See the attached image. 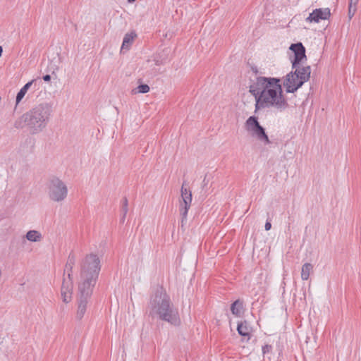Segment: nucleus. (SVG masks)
Instances as JSON below:
<instances>
[{"instance_id": "f257e3e1", "label": "nucleus", "mask_w": 361, "mask_h": 361, "mask_svg": "<svg viewBox=\"0 0 361 361\" xmlns=\"http://www.w3.org/2000/svg\"><path fill=\"white\" fill-rule=\"evenodd\" d=\"M249 92L255 97L256 110L274 108L283 111L288 107L279 78L257 77L250 85Z\"/></svg>"}, {"instance_id": "f03ea898", "label": "nucleus", "mask_w": 361, "mask_h": 361, "mask_svg": "<svg viewBox=\"0 0 361 361\" xmlns=\"http://www.w3.org/2000/svg\"><path fill=\"white\" fill-rule=\"evenodd\" d=\"M149 309L152 316L157 317L172 326H178L181 323L178 308L162 287L158 288L152 295Z\"/></svg>"}, {"instance_id": "7ed1b4c3", "label": "nucleus", "mask_w": 361, "mask_h": 361, "mask_svg": "<svg viewBox=\"0 0 361 361\" xmlns=\"http://www.w3.org/2000/svg\"><path fill=\"white\" fill-rule=\"evenodd\" d=\"M52 112L51 106L41 103L23 114L14 123L16 128L27 127L32 134L42 132L47 126Z\"/></svg>"}, {"instance_id": "20e7f679", "label": "nucleus", "mask_w": 361, "mask_h": 361, "mask_svg": "<svg viewBox=\"0 0 361 361\" xmlns=\"http://www.w3.org/2000/svg\"><path fill=\"white\" fill-rule=\"evenodd\" d=\"M293 68L295 71L288 73L283 82L286 91L288 93H293L301 87L305 82L309 80L311 74L310 66Z\"/></svg>"}, {"instance_id": "39448f33", "label": "nucleus", "mask_w": 361, "mask_h": 361, "mask_svg": "<svg viewBox=\"0 0 361 361\" xmlns=\"http://www.w3.org/2000/svg\"><path fill=\"white\" fill-rule=\"evenodd\" d=\"M46 188L47 196L53 202H62L68 196V187L59 178L51 177L49 178Z\"/></svg>"}, {"instance_id": "423d86ee", "label": "nucleus", "mask_w": 361, "mask_h": 361, "mask_svg": "<svg viewBox=\"0 0 361 361\" xmlns=\"http://www.w3.org/2000/svg\"><path fill=\"white\" fill-rule=\"evenodd\" d=\"M80 276L98 279L101 265L99 257L95 254L86 255L80 262Z\"/></svg>"}, {"instance_id": "0eeeda50", "label": "nucleus", "mask_w": 361, "mask_h": 361, "mask_svg": "<svg viewBox=\"0 0 361 361\" xmlns=\"http://www.w3.org/2000/svg\"><path fill=\"white\" fill-rule=\"evenodd\" d=\"M75 263L74 257L69 256L66 265V270L68 271L67 276H64L61 287V297L64 303H69L72 300L73 283L71 276L72 269Z\"/></svg>"}, {"instance_id": "6e6552de", "label": "nucleus", "mask_w": 361, "mask_h": 361, "mask_svg": "<svg viewBox=\"0 0 361 361\" xmlns=\"http://www.w3.org/2000/svg\"><path fill=\"white\" fill-rule=\"evenodd\" d=\"M245 128L252 137L264 145L270 143L269 138L265 133V129L259 124L257 117L250 116L245 123Z\"/></svg>"}, {"instance_id": "1a4fd4ad", "label": "nucleus", "mask_w": 361, "mask_h": 361, "mask_svg": "<svg viewBox=\"0 0 361 361\" xmlns=\"http://www.w3.org/2000/svg\"><path fill=\"white\" fill-rule=\"evenodd\" d=\"M97 279L78 276L77 297L91 298Z\"/></svg>"}, {"instance_id": "9d476101", "label": "nucleus", "mask_w": 361, "mask_h": 361, "mask_svg": "<svg viewBox=\"0 0 361 361\" xmlns=\"http://www.w3.org/2000/svg\"><path fill=\"white\" fill-rule=\"evenodd\" d=\"M181 199L179 201V210L182 216V224L186 220L188 209L191 206L192 202V193L190 190L185 188L184 183L183 184L180 190Z\"/></svg>"}, {"instance_id": "9b49d317", "label": "nucleus", "mask_w": 361, "mask_h": 361, "mask_svg": "<svg viewBox=\"0 0 361 361\" xmlns=\"http://www.w3.org/2000/svg\"><path fill=\"white\" fill-rule=\"evenodd\" d=\"M290 49L294 53V60L293 61V68L302 67L300 63L302 60H306L305 49L302 43L293 44Z\"/></svg>"}, {"instance_id": "f8f14e48", "label": "nucleus", "mask_w": 361, "mask_h": 361, "mask_svg": "<svg viewBox=\"0 0 361 361\" xmlns=\"http://www.w3.org/2000/svg\"><path fill=\"white\" fill-rule=\"evenodd\" d=\"M330 15V9L328 8H316L305 18V21L310 23H317L321 20L328 19Z\"/></svg>"}, {"instance_id": "ddd939ff", "label": "nucleus", "mask_w": 361, "mask_h": 361, "mask_svg": "<svg viewBox=\"0 0 361 361\" xmlns=\"http://www.w3.org/2000/svg\"><path fill=\"white\" fill-rule=\"evenodd\" d=\"M90 298L77 297V310L75 318L77 320H81L87 312Z\"/></svg>"}, {"instance_id": "4468645a", "label": "nucleus", "mask_w": 361, "mask_h": 361, "mask_svg": "<svg viewBox=\"0 0 361 361\" xmlns=\"http://www.w3.org/2000/svg\"><path fill=\"white\" fill-rule=\"evenodd\" d=\"M136 37L137 35L135 31H130L126 33L123 37L121 51L129 50Z\"/></svg>"}, {"instance_id": "2eb2a0df", "label": "nucleus", "mask_w": 361, "mask_h": 361, "mask_svg": "<svg viewBox=\"0 0 361 361\" xmlns=\"http://www.w3.org/2000/svg\"><path fill=\"white\" fill-rule=\"evenodd\" d=\"M25 238L31 243H40L43 239V235L39 231L30 230L26 233Z\"/></svg>"}, {"instance_id": "dca6fc26", "label": "nucleus", "mask_w": 361, "mask_h": 361, "mask_svg": "<svg viewBox=\"0 0 361 361\" xmlns=\"http://www.w3.org/2000/svg\"><path fill=\"white\" fill-rule=\"evenodd\" d=\"M237 331L240 335L243 336H247V339H249L252 329L247 322L245 321L238 323Z\"/></svg>"}, {"instance_id": "f3484780", "label": "nucleus", "mask_w": 361, "mask_h": 361, "mask_svg": "<svg viewBox=\"0 0 361 361\" xmlns=\"http://www.w3.org/2000/svg\"><path fill=\"white\" fill-rule=\"evenodd\" d=\"M32 82H33V80H31L28 82H27L20 90V91L18 92L17 95H16V105H18L20 102L21 100L23 99V98L25 97V94L27 93V90H29V88L31 87V85H32Z\"/></svg>"}, {"instance_id": "a211bd4d", "label": "nucleus", "mask_w": 361, "mask_h": 361, "mask_svg": "<svg viewBox=\"0 0 361 361\" xmlns=\"http://www.w3.org/2000/svg\"><path fill=\"white\" fill-rule=\"evenodd\" d=\"M313 270V265L310 263H305L302 267V269H301V279L303 281H307L309 277H310V275L311 274V272Z\"/></svg>"}, {"instance_id": "6ab92c4d", "label": "nucleus", "mask_w": 361, "mask_h": 361, "mask_svg": "<svg viewBox=\"0 0 361 361\" xmlns=\"http://www.w3.org/2000/svg\"><path fill=\"white\" fill-rule=\"evenodd\" d=\"M232 313L238 317L240 316L242 310V304L238 301H235L231 307Z\"/></svg>"}, {"instance_id": "aec40b11", "label": "nucleus", "mask_w": 361, "mask_h": 361, "mask_svg": "<svg viewBox=\"0 0 361 361\" xmlns=\"http://www.w3.org/2000/svg\"><path fill=\"white\" fill-rule=\"evenodd\" d=\"M359 0H356L355 1H353V0H350L349 6H348V18L349 19H351L355 12H356V5L357 4Z\"/></svg>"}, {"instance_id": "412c9836", "label": "nucleus", "mask_w": 361, "mask_h": 361, "mask_svg": "<svg viewBox=\"0 0 361 361\" xmlns=\"http://www.w3.org/2000/svg\"><path fill=\"white\" fill-rule=\"evenodd\" d=\"M137 92L139 93H147L149 91V87L147 85H140L137 87Z\"/></svg>"}, {"instance_id": "4be33fe9", "label": "nucleus", "mask_w": 361, "mask_h": 361, "mask_svg": "<svg viewBox=\"0 0 361 361\" xmlns=\"http://www.w3.org/2000/svg\"><path fill=\"white\" fill-rule=\"evenodd\" d=\"M271 350V346L269 345H265L262 347V353L264 355L269 353Z\"/></svg>"}, {"instance_id": "5701e85b", "label": "nucleus", "mask_w": 361, "mask_h": 361, "mask_svg": "<svg viewBox=\"0 0 361 361\" xmlns=\"http://www.w3.org/2000/svg\"><path fill=\"white\" fill-rule=\"evenodd\" d=\"M127 211H128V208H127V200H125V206H124V214H123V220H124L125 219V216L127 213Z\"/></svg>"}, {"instance_id": "b1692460", "label": "nucleus", "mask_w": 361, "mask_h": 361, "mask_svg": "<svg viewBox=\"0 0 361 361\" xmlns=\"http://www.w3.org/2000/svg\"><path fill=\"white\" fill-rule=\"evenodd\" d=\"M264 228H265V230L266 231H269L271 228V224L270 222H267L265 224V226H264Z\"/></svg>"}, {"instance_id": "393cba45", "label": "nucleus", "mask_w": 361, "mask_h": 361, "mask_svg": "<svg viewBox=\"0 0 361 361\" xmlns=\"http://www.w3.org/2000/svg\"><path fill=\"white\" fill-rule=\"evenodd\" d=\"M43 80L46 82H49L51 80V76L49 75H45L43 76Z\"/></svg>"}, {"instance_id": "a878e982", "label": "nucleus", "mask_w": 361, "mask_h": 361, "mask_svg": "<svg viewBox=\"0 0 361 361\" xmlns=\"http://www.w3.org/2000/svg\"><path fill=\"white\" fill-rule=\"evenodd\" d=\"M128 2H133V1H135V0H128Z\"/></svg>"}, {"instance_id": "bb28decb", "label": "nucleus", "mask_w": 361, "mask_h": 361, "mask_svg": "<svg viewBox=\"0 0 361 361\" xmlns=\"http://www.w3.org/2000/svg\"><path fill=\"white\" fill-rule=\"evenodd\" d=\"M353 1H355L356 0H353Z\"/></svg>"}]
</instances>
